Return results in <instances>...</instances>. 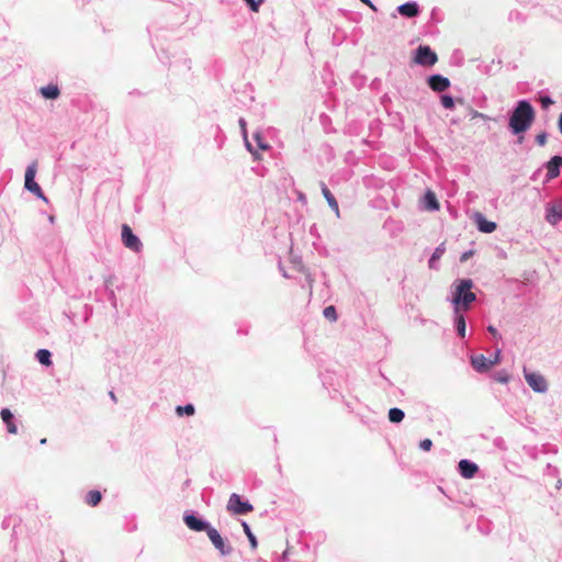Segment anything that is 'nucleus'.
Listing matches in <instances>:
<instances>
[{
  "mask_svg": "<svg viewBox=\"0 0 562 562\" xmlns=\"http://www.w3.org/2000/svg\"><path fill=\"white\" fill-rule=\"evenodd\" d=\"M458 469L464 479H472L479 471V467L468 459H462L458 464Z\"/></svg>",
  "mask_w": 562,
  "mask_h": 562,
  "instance_id": "12",
  "label": "nucleus"
},
{
  "mask_svg": "<svg viewBox=\"0 0 562 562\" xmlns=\"http://www.w3.org/2000/svg\"><path fill=\"white\" fill-rule=\"evenodd\" d=\"M524 378H525L527 384L536 393H546L549 389L546 378L538 372H531L525 368L524 369Z\"/></svg>",
  "mask_w": 562,
  "mask_h": 562,
  "instance_id": "4",
  "label": "nucleus"
},
{
  "mask_svg": "<svg viewBox=\"0 0 562 562\" xmlns=\"http://www.w3.org/2000/svg\"><path fill=\"white\" fill-rule=\"evenodd\" d=\"M493 379L502 384H506L509 381V374L505 370H502L494 373Z\"/></svg>",
  "mask_w": 562,
  "mask_h": 562,
  "instance_id": "30",
  "label": "nucleus"
},
{
  "mask_svg": "<svg viewBox=\"0 0 562 562\" xmlns=\"http://www.w3.org/2000/svg\"><path fill=\"white\" fill-rule=\"evenodd\" d=\"M477 229L482 233H493L496 229V223L488 221L481 213H476L474 216Z\"/></svg>",
  "mask_w": 562,
  "mask_h": 562,
  "instance_id": "17",
  "label": "nucleus"
},
{
  "mask_svg": "<svg viewBox=\"0 0 562 562\" xmlns=\"http://www.w3.org/2000/svg\"><path fill=\"white\" fill-rule=\"evenodd\" d=\"M183 521L186 526L193 531H205L207 533L209 530L213 528L209 521L199 517L193 512H186L183 515Z\"/></svg>",
  "mask_w": 562,
  "mask_h": 562,
  "instance_id": "6",
  "label": "nucleus"
},
{
  "mask_svg": "<svg viewBox=\"0 0 562 562\" xmlns=\"http://www.w3.org/2000/svg\"><path fill=\"white\" fill-rule=\"evenodd\" d=\"M467 258H469V254L468 252H464L461 257V260L464 261Z\"/></svg>",
  "mask_w": 562,
  "mask_h": 562,
  "instance_id": "44",
  "label": "nucleus"
},
{
  "mask_svg": "<svg viewBox=\"0 0 562 562\" xmlns=\"http://www.w3.org/2000/svg\"><path fill=\"white\" fill-rule=\"evenodd\" d=\"M102 496L99 491H90L86 496V503L90 506H97Z\"/></svg>",
  "mask_w": 562,
  "mask_h": 562,
  "instance_id": "26",
  "label": "nucleus"
},
{
  "mask_svg": "<svg viewBox=\"0 0 562 562\" xmlns=\"http://www.w3.org/2000/svg\"><path fill=\"white\" fill-rule=\"evenodd\" d=\"M194 406L192 404H187V405H179L176 407V413L178 414V416H182V415H188V416H191L194 414Z\"/></svg>",
  "mask_w": 562,
  "mask_h": 562,
  "instance_id": "28",
  "label": "nucleus"
},
{
  "mask_svg": "<svg viewBox=\"0 0 562 562\" xmlns=\"http://www.w3.org/2000/svg\"><path fill=\"white\" fill-rule=\"evenodd\" d=\"M562 167V157L553 156L547 164V180H552L560 175V168Z\"/></svg>",
  "mask_w": 562,
  "mask_h": 562,
  "instance_id": "13",
  "label": "nucleus"
},
{
  "mask_svg": "<svg viewBox=\"0 0 562 562\" xmlns=\"http://www.w3.org/2000/svg\"><path fill=\"white\" fill-rule=\"evenodd\" d=\"M541 105L543 109L549 108L551 104H553V100L549 95H542L540 98Z\"/></svg>",
  "mask_w": 562,
  "mask_h": 562,
  "instance_id": "37",
  "label": "nucleus"
},
{
  "mask_svg": "<svg viewBox=\"0 0 562 562\" xmlns=\"http://www.w3.org/2000/svg\"><path fill=\"white\" fill-rule=\"evenodd\" d=\"M562 220V201H557L546 206V221L557 225Z\"/></svg>",
  "mask_w": 562,
  "mask_h": 562,
  "instance_id": "10",
  "label": "nucleus"
},
{
  "mask_svg": "<svg viewBox=\"0 0 562 562\" xmlns=\"http://www.w3.org/2000/svg\"><path fill=\"white\" fill-rule=\"evenodd\" d=\"M424 206L428 211H438L440 205L432 191H427L424 195Z\"/></svg>",
  "mask_w": 562,
  "mask_h": 562,
  "instance_id": "20",
  "label": "nucleus"
},
{
  "mask_svg": "<svg viewBox=\"0 0 562 562\" xmlns=\"http://www.w3.org/2000/svg\"><path fill=\"white\" fill-rule=\"evenodd\" d=\"M473 281L471 279H460L454 282L451 303L453 311L465 312L470 310L471 304L476 300V295L472 292Z\"/></svg>",
  "mask_w": 562,
  "mask_h": 562,
  "instance_id": "2",
  "label": "nucleus"
},
{
  "mask_svg": "<svg viewBox=\"0 0 562 562\" xmlns=\"http://www.w3.org/2000/svg\"><path fill=\"white\" fill-rule=\"evenodd\" d=\"M428 86L436 92H442L450 87V80L441 75H431L427 79Z\"/></svg>",
  "mask_w": 562,
  "mask_h": 562,
  "instance_id": "11",
  "label": "nucleus"
},
{
  "mask_svg": "<svg viewBox=\"0 0 562 562\" xmlns=\"http://www.w3.org/2000/svg\"><path fill=\"white\" fill-rule=\"evenodd\" d=\"M536 117L533 106L528 100H519L508 119V128L514 135H520L527 132Z\"/></svg>",
  "mask_w": 562,
  "mask_h": 562,
  "instance_id": "1",
  "label": "nucleus"
},
{
  "mask_svg": "<svg viewBox=\"0 0 562 562\" xmlns=\"http://www.w3.org/2000/svg\"><path fill=\"white\" fill-rule=\"evenodd\" d=\"M238 124H239V127H240V132H241L243 138L246 139V136H247V123H246V120L244 117H240L238 120Z\"/></svg>",
  "mask_w": 562,
  "mask_h": 562,
  "instance_id": "35",
  "label": "nucleus"
},
{
  "mask_svg": "<svg viewBox=\"0 0 562 562\" xmlns=\"http://www.w3.org/2000/svg\"><path fill=\"white\" fill-rule=\"evenodd\" d=\"M37 361L43 366H50L52 364V353L47 349H38L35 355Z\"/></svg>",
  "mask_w": 562,
  "mask_h": 562,
  "instance_id": "23",
  "label": "nucleus"
},
{
  "mask_svg": "<svg viewBox=\"0 0 562 562\" xmlns=\"http://www.w3.org/2000/svg\"><path fill=\"white\" fill-rule=\"evenodd\" d=\"M243 529L250 542L251 548L256 549L258 546L257 539H256L255 535L251 532L249 525L245 521L243 522Z\"/></svg>",
  "mask_w": 562,
  "mask_h": 562,
  "instance_id": "27",
  "label": "nucleus"
},
{
  "mask_svg": "<svg viewBox=\"0 0 562 562\" xmlns=\"http://www.w3.org/2000/svg\"><path fill=\"white\" fill-rule=\"evenodd\" d=\"M558 125H559L560 133L562 134V113L560 114Z\"/></svg>",
  "mask_w": 562,
  "mask_h": 562,
  "instance_id": "43",
  "label": "nucleus"
},
{
  "mask_svg": "<svg viewBox=\"0 0 562 562\" xmlns=\"http://www.w3.org/2000/svg\"><path fill=\"white\" fill-rule=\"evenodd\" d=\"M471 364L475 371L479 373H484L492 368L490 359L484 355H475L471 357Z\"/></svg>",
  "mask_w": 562,
  "mask_h": 562,
  "instance_id": "15",
  "label": "nucleus"
},
{
  "mask_svg": "<svg viewBox=\"0 0 562 562\" xmlns=\"http://www.w3.org/2000/svg\"><path fill=\"white\" fill-rule=\"evenodd\" d=\"M501 355H502V350L499 348H497L495 350L493 357L488 358L492 367L495 366V364H498L501 362Z\"/></svg>",
  "mask_w": 562,
  "mask_h": 562,
  "instance_id": "34",
  "label": "nucleus"
},
{
  "mask_svg": "<svg viewBox=\"0 0 562 562\" xmlns=\"http://www.w3.org/2000/svg\"><path fill=\"white\" fill-rule=\"evenodd\" d=\"M254 138L257 143V146L262 149V150H267L269 148V145L268 143L263 139V137L261 136V134L259 132H256L254 134Z\"/></svg>",
  "mask_w": 562,
  "mask_h": 562,
  "instance_id": "31",
  "label": "nucleus"
},
{
  "mask_svg": "<svg viewBox=\"0 0 562 562\" xmlns=\"http://www.w3.org/2000/svg\"><path fill=\"white\" fill-rule=\"evenodd\" d=\"M245 2L249 5L251 11L258 12L263 0H245Z\"/></svg>",
  "mask_w": 562,
  "mask_h": 562,
  "instance_id": "33",
  "label": "nucleus"
},
{
  "mask_svg": "<svg viewBox=\"0 0 562 562\" xmlns=\"http://www.w3.org/2000/svg\"><path fill=\"white\" fill-rule=\"evenodd\" d=\"M282 560H286V551L282 554Z\"/></svg>",
  "mask_w": 562,
  "mask_h": 562,
  "instance_id": "46",
  "label": "nucleus"
},
{
  "mask_svg": "<svg viewBox=\"0 0 562 562\" xmlns=\"http://www.w3.org/2000/svg\"><path fill=\"white\" fill-rule=\"evenodd\" d=\"M226 508L235 515H246L254 509L248 501H244L240 495L236 493L231 494Z\"/></svg>",
  "mask_w": 562,
  "mask_h": 562,
  "instance_id": "3",
  "label": "nucleus"
},
{
  "mask_svg": "<svg viewBox=\"0 0 562 562\" xmlns=\"http://www.w3.org/2000/svg\"><path fill=\"white\" fill-rule=\"evenodd\" d=\"M244 140H245L246 148H247V149H248V150H249L254 156H256V153L254 151L252 146H251V144L249 143L248 137H247V136H246V139H244Z\"/></svg>",
  "mask_w": 562,
  "mask_h": 562,
  "instance_id": "41",
  "label": "nucleus"
},
{
  "mask_svg": "<svg viewBox=\"0 0 562 562\" xmlns=\"http://www.w3.org/2000/svg\"><path fill=\"white\" fill-rule=\"evenodd\" d=\"M440 102H441V105L445 108V109H448V110H452L456 105V102H459V103H463V100L462 99H458V100H454L451 95L449 94H442L440 97Z\"/></svg>",
  "mask_w": 562,
  "mask_h": 562,
  "instance_id": "24",
  "label": "nucleus"
},
{
  "mask_svg": "<svg viewBox=\"0 0 562 562\" xmlns=\"http://www.w3.org/2000/svg\"><path fill=\"white\" fill-rule=\"evenodd\" d=\"M362 3L367 4L373 11H376V7L373 4L371 0H360Z\"/></svg>",
  "mask_w": 562,
  "mask_h": 562,
  "instance_id": "40",
  "label": "nucleus"
},
{
  "mask_svg": "<svg viewBox=\"0 0 562 562\" xmlns=\"http://www.w3.org/2000/svg\"><path fill=\"white\" fill-rule=\"evenodd\" d=\"M469 115H470V119L471 120H474V119H482L484 121L486 120H491V117L482 112H479L472 108L469 109Z\"/></svg>",
  "mask_w": 562,
  "mask_h": 562,
  "instance_id": "32",
  "label": "nucleus"
},
{
  "mask_svg": "<svg viewBox=\"0 0 562 562\" xmlns=\"http://www.w3.org/2000/svg\"><path fill=\"white\" fill-rule=\"evenodd\" d=\"M445 250H446V247H445V244L441 243L438 247H436L435 251L432 252L429 261H428V266L430 269H436V262L442 257V255L445 254Z\"/></svg>",
  "mask_w": 562,
  "mask_h": 562,
  "instance_id": "22",
  "label": "nucleus"
},
{
  "mask_svg": "<svg viewBox=\"0 0 562 562\" xmlns=\"http://www.w3.org/2000/svg\"><path fill=\"white\" fill-rule=\"evenodd\" d=\"M323 315L326 319H328L330 322L337 321V312H336L335 306H333V305L326 306L323 311Z\"/></svg>",
  "mask_w": 562,
  "mask_h": 562,
  "instance_id": "29",
  "label": "nucleus"
},
{
  "mask_svg": "<svg viewBox=\"0 0 562 562\" xmlns=\"http://www.w3.org/2000/svg\"><path fill=\"white\" fill-rule=\"evenodd\" d=\"M405 417V413L397 407H393L389 411V420L391 423H401Z\"/></svg>",
  "mask_w": 562,
  "mask_h": 562,
  "instance_id": "25",
  "label": "nucleus"
},
{
  "mask_svg": "<svg viewBox=\"0 0 562 562\" xmlns=\"http://www.w3.org/2000/svg\"><path fill=\"white\" fill-rule=\"evenodd\" d=\"M110 395H111V398L115 401V395H114V393H113V392H111V393H110Z\"/></svg>",
  "mask_w": 562,
  "mask_h": 562,
  "instance_id": "47",
  "label": "nucleus"
},
{
  "mask_svg": "<svg viewBox=\"0 0 562 562\" xmlns=\"http://www.w3.org/2000/svg\"><path fill=\"white\" fill-rule=\"evenodd\" d=\"M536 142L540 146H544L547 143V133H540L536 136Z\"/></svg>",
  "mask_w": 562,
  "mask_h": 562,
  "instance_id": "38",
  "label": "nucleus"
},
{
  "mask_svg": "<svg viewBox=\"0 0 562 562\" xmlns=\"http://www.w3.org/2000/svg\"><path fill=\"white\" fill-rule=\"evenodd\" d=\"M436 53L427 45H420L416 49L415 63L422 66H432L437 63Z\"/></svg>",
  "mask_w": 562,
  "mask_h": 562,
  "instance_id": "8",
  "label": "nucleus"
},
{
  "mask_svg": "<svg viewBox=\"0 0 562 562\" xmlns=\"http://www.w3.org/2000/svg\"><path fill=\"white\" fill-rule=\"evenodd\" d=\"M0 415L3 423L7 425L8 431L10 434H16L18 428L13 422V414L11 413V411L9 408H2Z\"/></svg>",
  "mask_w": 562,
  "mask_h": 562,
  "instance_id": "18",
  "label": "nucleus"
},
{
  "mask_svg": "<svg viewBox=\"0 0 562 562\" xmlns=\"http://www.w3.org/2000/svg\"><path fill=\"white\" fill-rule=\"evenodd\" d=\"M40 443L41 445H45L46 443V438L41 439Z\"/></svg>",
  "mask_w": 562,
  "mask_h": 562,
  "instance_id": "45",
  "label": "nucleus"
},
{
  "mask_svg": "<svg viewBox=\"0 0 562 562\" xmlns=\"http://www.w3.org/2000/svg\"><path fill=\"white\" fill-rule=\"evenodd\" d=\"M397 12L405 18H415L419 14V5L415 1L405 2L397 7Z\"/></svg>",
  "mask_w": 562,
  "mask_h": 562,
  "instance_id": "16",
  "label": "nucleus"
},
{
  "mask_svg": "<svg viewBox=\"0 0 562 562\" xmlns=\"http://www.w3.org/2000/svg\"><path fill=\"white\" fill-rule=\"evenodd\" d=\"M112 279H113V277H112V276H110L109 278H106V279L104 280V284H105V288H106V289H109V286L112 284Z\"/></svg>",
  "mask_w": 562,
  "mask_h": 562,
  "instance_id": "42",
  "label": "nucleus"
},
{
  "mask_svg": "<svg viewBox=\"0 0 562 562\" xmlns=\"http://www.w3.org/2000/svg\"><path fill=\"white\" fill-rule=\"evenodd\" d=\"M487 330H488L490 334L493 335L494 338H496V339L501 338V334L498 333V330L493 325H488L487 326Z\"/></svg>",
  "mask_w": 562,
  "mask_h": 562,
  "instance_id": "39",
  "label": "nucleus"
},
{
  "mask_svg": "<svg viewBox=\"0 0 562 562\" xmlns=\"http://www.w3.org/2000/svg\"><path fill=\"white\" fill-rule=\"evenodd\" d=\"M453 327L457 335L464 339L467 335V321L463 312L453 311Z\"/></svg>",
  "mask_w": 562,
  "mask_h": 562,
  "instance_id": "14",
  "label": "nucleus"
},
{
  "mask_svg": "<svg viewBox=\"0 0 562 562\" xmlns=\"http://www.w3.org/2000/svg\"><path fill=\"white\" fill-rule=\"evenodd\" d=\"M322 193H323L324 198L326 199L329 207L336 213L337 217H339L340 214H339L338 202L335 199V196L333 195V193L329 191V189L326 187L325 183H322Z\"/></svg>",
  "mask_w": 562,
  "mask_h": 562,
  "instance_id": "19",
  "label": "nucleus"
},
{
  "mask_svg": "<svg viewBox=\"0 0 562 562\" xmlns=\"http://www.w3.org/2000/svg\"><path fill=\"white\" fill-rule=\"evenodd\" d=\"M432 447V441L430 439H424L419 442V448L424 451H429Z\"/></svg>",
  "mask_w": 562,
  "mask_h": 562,
  "instance_id": "36",
  "label": "nucleus"
},
{
  "mask_svg": "<svg viewBox=\"0 0 562 562\" xmlns=\"http://www.w3.org/2000/svg\"><path fill=\"white\" fill-rule=\"evenodd\" d=\"M121 236L122 243L126 248L135 252H139L142 250L143 244L140 239L133 233L132 228L127 224L122 226Z\"/></svg>",
  "mask_w": 562,
  "mask_h": 562,
  "instance_id": "7",
  "label": "nucleus"
},
{
  "mask_svg": "<svg viewBox=\"0 0 562 562\" xmlns=\"http://www.w3.org/2000/svg\"><path fill=\"white\" fill-rule=\"evenodd\" d=\"M36 162L33 161L30 164L25 170V182L24 188L35 194L37 198L46 200L45 195L43 194V191L37 182H35V175H36Z\"/></svg>",
  "mask_w": 562,
  "mask_h": 562,
  "instance_id": "5",
  "label": "nucleus"
},
{
  "mask_svg": "<svg viewBox=\"0 0 562 562\" xmlns=\"http://www.w3.org/2000/svg\"><path fill=\"white\" fill-rule=\"evenodd\" d=\"M41 94L45 99H57L60 94L59 88L55 85H48L46 87L41 88Z\"/></svg>",
  "mask_w": 562,
  "mask_h": 562,
  "instance_id": "21",
  "label": "nucleus"
},
{
  "mask_svg": "<svg viewBox=\"0 0 562 562\" xmlns=\"http://www.w3.org/2000/svg\"><path fill=\"white\" fill-rule=\"evenodd\" d=\"M206 535L215 549L218 550L221 555L227 557L233 552L232 546L222 538L220 532L214 527L210 529Z\"/></svg>",
  "mask_w": 562,
  "mask_h": 562,
  "instance_id": "9",
  "label": "nucleus"
}]
</instances>
